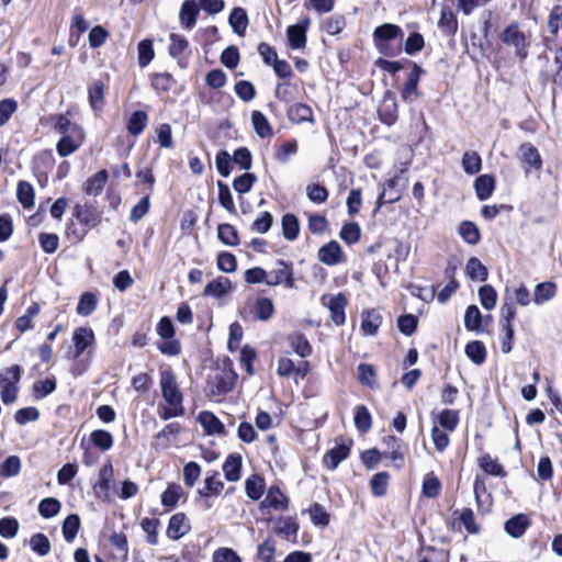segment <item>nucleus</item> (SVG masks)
Segmentation results:
<instances>
[{
    "label": "nucleus",
    "mask_w": 562,
    "mask_h": 562,
    "mask_svg": "<svg viewBox=\"0 0 562 562\" xmlns=\"http://www.w3.org/2000/svg\"><path fill=\"white\" fill-rule=\"evenodd\" d=\"M61 508V504L54 497H47L40 502L38 513L44 518H52L56 516Z\"/></svg>",
    "instance_id": "obj_49"
},
{
    "label": "nucleus",
    "mask_w": 562,
    "mask_h": 562,
    "mask_svg": "<svg viewBox=\"0 0 562 562\" xmlns=\"http://www.w3.org/2000/svg\"><path fill=\"white\" fill-rule=\"evenodd\" d=\"M159 526L160 521L157 518H143L140 521V527L143 531L146 533V541L151 546L158 543Z\"/></svg>",
    "instance_id": "obj_37"
},
{
    "label": "nucleus",
    "mask_w": 562,
    "mask_h": 562,
    "mask_svg": "<svg viewBox=\"0 0 562 562\" xmlns=\"http://www.w3.org/2000/svg\"><path fill=\"white\" fill-rule=\"evenodd\" d=\"M289 44L294 49L303 48L306 44V29L300 24L291 25L286 30Z\"/></svg>",
    "instance_id": "obj_29"
},
{
    "label": "nucleus",
    "mask_w": 562,
    "mask_h": 562,
    "mask_svg": "<svg viewBox=\"0 0 562 562\" xmlns=\"http://www.w3.org/2000/svg\"><path fill=\"white\" fill-rule=\"evenodd\" d=\"M318 260L326 266H336L345 260V255L340 245L336 240H331L318 250Z\"/></svg>",
    "instance_id": "obj_7"
},
{
    "label": "nucleus",
    "mask_w": 562,
    "mask_h": 562,
    "mask_svg": "<svg viewBox=\"0 0 562 562\" xmlns=\"http://www.w3.org/2000/svg\"><path fill=\"white\" fill-rule=\"evenodd\" d=\"M438 25L450 33H454L458 29L457 18L449 7H442Z\"/></svg>",
    "instance_id": "obj_53"
},
{
    "label": "nucleus",
    "mask_w": 562,
    "mask_h": 562,
    "mask_svg": "<svg viewBox=\"0 0 562 562\" xmlns=\"http://www.w3.org/2000/svg\"><path fill=\"white\" fill-rule=\"evenodd\" d=\"M97 302V297L93 293L86 292L81 295L76 312L79 315L88 316L95 310Z\"/></svg>",
    "instance_id": "obj_54"
},
{
    "label": "nucleus",
    "mask_w": 562,
    "mask_h": 562,
    "mask_svg": "<svg viewBox=\"0 0 562 562\" xmlns=\"http://www.w3.org/2000/svg\"><path fill=\"white\" fill-rule=\"evenodd\" d=\"M390 475L387 472L375 473L370 480V488L374 496L381 497L386 494Z\"/></svg>",
    "instance_id": "obj_42"
},
{
    "label": "nucleus",
    "mask_w": 562,
    "mask_h": 562,
    "mask_svg": "<svg viewBox=\"0 0 562 562\" xmlns=\"http://www.w3.org/2000/svg\"><path fill=\"white\" fill-rule=\"evenodd\" d=\"M300 232L299 221L293 214H285L282 217V234L288 240H294L297 238Z\"/></svg>",
    "instance_id": "obj_36"
},
{
    "label": "nucleus",
    "mask_w": 562,
    "mask_h": 562,
    "mask_svg": "<svg viewBox=\"0 0 562 562\" xmlns=\"http://www.w3.org/2000/svg\"><path fill=\"white\" fill-rule=\"evenodd\" d=\"M291 348L302 358H306L312 353V347L308 340L300 333H293L288 336Z\"/></svg>",
    "instance_id": "obj_26"
},
{
    "label": "nucleus",
    "mask_w": 562,
    "mask_h": 562,
    "mask_svg": "<svg viewBox=\"0 0 562 562\" xmlns=\"http://www.w3.org/2000/svg\"><path fill=\"white\" fill-rule=\"evenodd\" d=\"M182 496V487L179 484L170 483L161 494V504L165 507L173 508Z\"/></svg>",
    "instance_id": "obj_43"
},
{
    "label": "nucleus",
    "mask_w": 562,
    "mask_h": 562,
    "mask_svg": "<svg viewBox=\"0 0 562 562\" xmlns=\"http://www.w3.org/2000/svg\"><path fill=\"white\" fill-rule=\"evenodd\" d=\"M480 468L487 474L504 477L506 472L504 468L490 454H484L479 459Z\"/></svg>",
    "instance_id": "obj_39"
},
{
    "label": "nucleus",
    "mask_w": 562,
    "mask_h": 562,
    "mask_svg": "<svg viewBox=\"0 0 562 562\" xmlns=\"http://www.w3.org/2000/svg\"><path fill=\"white\" fill-rule=\"evenodd\" d=\"M147 122L148 116L144 111H136L132 113L127 123L128 133L134 136L139 135L146 127Z\"/></svg>",
    "instance_id": "obj_41"
},
{
    "label": "nucleus",
    "mask_w": 562,
    "mask_h": 562,
    "mask_svg": "<svg viewBox=\"0 0 562 562\" xmlns=\"http://www.w3.org/2000/svg\"><path fill=\"white\" fill-rule=\"evenodd\" d=\"M75 345V358H79L83 351L93 342V331L87 327H79L74 331L72 336Z\"/></svg>",
    "instance_id": "obj_14"
},
{
    "label": "nucleus",
    "mask_w": 562,
    "mask_h": 562,
    "mask_svg": "<svg viewBox=\"0 0 562 562\" xmlns=\"http://www.w3.org/2000/svg\"><path fill=\"white\" fill-rule=\"evenodd\" d=\"M88 92L91 108L94 111L101 110L104 103V83L101 80L94 81Z\"/></svg>",
    "instance_id": "obj_31"
},
{
    "label": "nucleus",
    "mask_w": 562,
    "mask_h": 562,
    "mask_svg": "<svg viewBox=\"0 0 562 562\" xmlns=\"http://www.w3.org/2000/svg\"><path fill=\"white\" fill-rule=\"evenodd\" d=\"M32 550L40 555H47L50 551V543L48 538L43 533H35L30 539Z\"/></svg>",
    "instance_id": "obj_61"
},
{
    "label": "nucleus",
    "mask_w": 562,
    "mask_h": 562,
    "mask_svg": "<svg viewBox=\"0 0 562 562\" xmlns=\"http://www.w3.org/2000/svg\"><path fill=\"white\" fill-rule=\"evenodd\" d=\"M289 499L278 486L269 487L266 497L260 503L261 508H271L283 512L288 508Z\"/></svg>",
    "instance_id": "obj_10"
},
{
    "label": "nucleus",
    "mask_w": 562,
    "mask_h": 562,
    "mask_svg": "<svg viewBox=\"0 0 562 562\" xmlns=\"http://www.w3.org/2000/svg\"><path fill=\"white\" fill-rule=\"evenodd\" d=\"M465 353L475 364H482L486 358V349L483 342L474 340L465 346Z\"/></svg>",
    "instance_id": "obj_40"
},
{
    "label": "nucleus",
    "mask_w": 562,
    "mask_h": 562,
    "mask_svg": "<svg viewBox=\"0 0 562 562\" xmlns=\"http://www.w3.org/2000/svg\"><path fill=\"white\" fill-rule=\"evenodd\" d=\"M257 177L254 173L245 172L237 177L233 182V188L240 194L247 193L251 190Z\"/></svg>",
    "instance_id": "obj_62"
},
{
    "label": "nucleus",
    "mask_w": 562,
    "mask_h": 562,
    "mask_svg": "<svg viewBox=\"0 0 562 562\" xmlns=\"http://www.w3.org/2000/svg\"><path fill=\"white\" fill-rule=\"evenodd\" d=\"M502 317L504 319L503 328L506 331V336L509 340L514 337V328L512 322L516 315V308L512 303L505 302L501 308Z\"/></svg>",
    "instance_id": "obj_47"
},
{
    "label": "nucleus",
    "mask_w": 562,
    "mask_h": 562,
    "mask_svg": "<svg viewBox=\"0 0 562 562\" xmlns=\"http://www.w3.org/2000/svg\"><path fill=\"white\" fill-rule=\"evenodd\" d=\"M528 526V517L524 514H518L505 522V530L513 538H520Z\"/></svg>",
    "instance_id": "obj_22"
},
{
    "label": "nucleus",
    "mask_w": 562,
    "mask_h": 562,
    "mask_svg": "<svg viewBox=\"0 0 562 562\" xmlns=\"http://www.w3.org/2000/svg\"><path fill=\"white\" fill-rule=\"evenodd\" d=\"M199 8L195 0H186L180 10V22L187 29L195 25Z\"/></svg>",
    "instance_id": "obj_20"
},
{
    "label": "nucleus",
    "mask_w": 562,
    "mask_h": 562,
    "mask_svg": "<svg viewBox=\"0 0 562 562\" xmlns=\"http://www.w3.org/2000/svg\"><path fill=\"white\" fill-rule=\"evenodd\" d=\"M288 116L292 122L302 123L313 120L312 109L304 103H296L288 111Z\"/></svg>",
    "instance_id": "obj_34"
},
{
    "label": "nucleus",
    "mask_w": 562,
    "mask_h": 562,
    "mask_svg": "<svg viewBox=\"0 0 562 562\" xmlns=\"http://www.w3.org/2000/svg\"><path fill=\"white\" fill-rule=\"evenodd\" d=\"M383 443L389 450V458L395 463L396 468H402L404 463V451L402 450V440L395 436H386Z\"/></svg>",
    "instance_id": "obj_19"
},
{
    "label": "nucleus",
    "mask_w": 562,
    "mask_h": 562,
    "mask_svg": "<svg viewBox=\"0 0 562 562\" xmlns=\"http://www.w3.org/2000/svg\"><path fill=\"white\" fill-rule=\"evenodd\" d=\"M441 490V483L434 473H428L423 481V495L427 497H436Z\"/></svg>",
    "instance_id": "obj_59"
},
{
    "label": "nucleus",
    "mask_w": 562,
    "mask_h": 562,
    "mask_svg": "<svg viewBox=\"0 0 562 562\" xmlns=\"http://www.w3.org/2000/svg\"><path fill=\"white\" fill-rule=\"evenodd\" d=\"M16 194H18L19 202L24 207L33 206L34 196H35L34 189L29 182H26V181L19 182L18 189H16Z\"/></svg>",
    "instance_id": "obj_52"
},
{
    "label": "nucleus",
    "mask_w": 562,
    "mask_h": 562,
    "mask_svg": "<svg viewBox=\"0 0 562 562\" xmlns=\"http://www.w3.org/2000/svg\"><path fill=\"white\" fill-rule=\"evenodd\" d=\"M160 389L167 406L159 407V416L164 420L182 416L184 414V407L182 405L183 396L179 390L176 375L171 370L161 371Z\"/></svg>",
    "instance_id": "obj_1"
},
{
    "label": "nucleus",
    "mask_w": 562,
    "mask_h": 562,
    "mask_svg": "<svg viewBox=\"0 0 562 562\" xmlns=\"http://www.w3.org/2000/svg\"><path fill=\"white\" fill-rule=\"evenodd\" d=\"M465 273L474 281H485L488 276L487 269L476 257H471L468 260L465 265Z\"/></svg>",
    "instance_id": "obj_28"
},
{
    "label": "nucleus",
    "mask_w": 562,
    "mask_h": 562,
    "mask_svg": "<svg viewBox=\"0 0 562 562\" xmlns=\"http://www.w3.org/2000/svg\"><path fill=\"white\" fill-rule=\"evenodd\" d=\"M21 379V368L13 364L0 372V395L4 404L9 405L16 401L19 382Z\"/></svg>",
    "instance_id": "obj_3"
},
{
    "label": "nucleus",
    "mask_w": 562,
    "mask_h": 562,
    "mask_svg": "<svg viewBox=\"0 0 562 562\" xmlns=\"http://www.w3.org/2000/svg\"><path fill=\"white\" fill-rule=\"evenodd\" d=\"M557 292V286L552 282L539 283L535 289L533 302L536 304H542L551 300Z\"/></svg>",
    "instance_id": "obj_38"
},
{
    "label": "nucleus",
    "mask_w": 562,
    "mask_h": 562,
    "mask_svg": "<svg viewBox=\"0 0 562 562\" xmlns=\"http://www.w3.org/2000/svg\"><path fill=\"white\" fill-rule=\"evenodd\" d=\"M199 423L209 435H225V428L222 422L211 412H201L198 416Z\"/></svg>",
    "instance_id": "obj_15"
},
{
    "label": "nucleus",
    "mask_w": 562,
    "mask_h": 562,
    "mask_svg": "<svg viewBox=\"0 0 562 562\" xmlns=\"http://www.w3.org/2000/svg\"><path fill=\"white\" fill-rule=\"evenodd\" d=\"M461 164L464 172L475 175L481 170L482 160L476 151H465Z\"/></svg>",
    "instance_id": "obj_45"
},
{
    "label": "nucleus",
    "mask_w": 562,
    "mask_h": 562,
    "mask_svg": "<svg viewBox=\"0 0 562 562\" xmlns=\"http://www.w3.org/2000/svg\"><path fill=\"white\" fill-rule=\"evenodd\" d=\"M138 65L144 68L150 64L155 53L151 40H143L137 45Z\"/></svg>",
    "instance_id": "obj_46"
},
{
    "label": "nucleus",
    "mask_w": 562,
    "mask_h": 562,
    "mask_svg": "<svg viewBox=\"0 0 562 562\" xmlns=\"http://www.w3.org/2000/svg\"><path fill=\"white\" fill-rule=\"evenodd\" d=\"M381 324L382 317L379 312L371 310L362 314L361 330L363 331L364 335H375Z\"/></svg>",
    "instance_id": "obj_24"
},
{
    "label": "nucleus",
    "mask_w": 562,
    "mask_h": 562,
    "mask_svg": "<svg viewBox=\"0 0 562 562\" xmlns=\"http://www.w3.org/2000/svg\"><path fill=\"white\" fill-rule=\"evenodd\" d=\"M520 154H521V159L524 161V164L532 167V168H536V169H540L541 166H542V161H541V157L538 153V149L530 145V144H522L520 146Z\"/></svg>",
    "instance_id": "obj_32"
},
{
    "label": "nucleus",
    "mask_w": 562,
    "mask_h": 562,
    "mask_svg": "<svg viewBox=\"0 0 562 562\" xmlns=\"http://www.w3.org/2000/svg\"><path fill=\"white\" fill-rule=\"evenodd\" d=\"M108 178H109V175H108V171L102 169L100 171H98L97 173H94L92 177H90L86 183H85V192L88 194V195H93V196H97L99 195L102 190H103V187L105 186L106 181H108Z\"/></svg>",
    "instance_id": "obj_21"
},
{
    "label": "nucleus",
    "mask_w": 562,
    "mask_h": 562,
    "mask_svg": "<svg viewBox=\"0 0 562 562\" xmlns=\"http://www.w3.org/2000/svg\"><path fill=\"white\" fill-rule=\"evenodd\" d=\"M190 529L191 525L186 514L177 513L170 517L166 535L172 540H179L186 536Z\"/></svg>",
    "instance_id": "obj_9"
},
{
    "label": "nucleus",
    "mask_w": 562,
    "mask_h": 562,
    "mask_svg": "<svg viewBox=\"0 0 562 562\" xmlns=\"http://www.w3.org/2000/svg\"><path fill=\"white\" fill-rule=\"evenodd\" d=\"M268 285H278L284 283L288 288L294 286V280L291 268L285 265L283 261L278 263V267L268 273V279L266 280Z\"/></svg>",
    "instance_id": "obj_11"
},
{
    "label": "nucleus",
    "mask_w": 562,
    "mask_h": 562,
    "mask_svg": "<svg viewBox=\"0 0 562 562\" xmlns=\"http://www.w3.org/2000/svg\"><path fill=\"white\" fill-rule=\"evenodd\" d=\"M322 303L329 310L330 318L336 325H342L345 323L347 299L342 293L336 295L325 294L322 297Z\"/></svg>",
    "instance_id": "obj_4"
},
{
    "label": "nucleus",
    "mask_w": 562,
    "mask_h": 562,
    "mask_svg": "<svg viewBox=\"0 0 562 562\" xmlns=\"http://www.w3.org/2000/svg\"><path fill=\"white\" fill-rule=\"evenodd\" d=\"M346 26V20L342 15H331L323 21L322 29L329 35L339 34Z\"/></svg>",
    "instance_id": "obj_51"
},
{
    "label": "nucleus",
    "mask_w": 562,
    "mask_h": 562,
    "mask_svg": "<svg viewBox=\"0 0 562 562\" xmlns=\"http://www.w3.org/2000/svg\"><path fill=\"white\" fill-rule=\"evenodd\" d=\"M228 23L234 33L244 36L249 23L246 10L240 7L234 8L229 14Z\"/></svg>",
    "instance_id": "obj_18"
},
{
    "label": "nucleus",
    "mask_w": 562,
    "mask_h": 562,
    "mask_svg": "<svg viewBox=\"0 0 562 562\" xmlns=\"http://www.w3.org/2000/svg\"><path fill=\"white\" fill-rule=\"evenodd\" d=\"M495 189V180L490 175H482L474 181V190L481 201L487 200Z\"/></svg>",
    "instance_id": "obj_23"
},
{
    "label": "nucleus",
    "mask_w": 562,
    "mask_h": 562,
    "mask_svg": "<svg viewBox=\"0 0 562 562\" xmlns=\"http://www.w3.org/2000/svg\"><path fill=\"white\" fill-rule=\"evenodd\" d=\"M459 234L462 239L470 245H476L480 241L481 234L473 222L464 221L459 226Z\"/></svg>",
    "instance_id": "obj_33"
},
{
    "label": "nucleus",
    "mask_w": 562,
    "mask_h": 562,
    "mask_svg": "<svg viewBox=\"0 0 562 562\" xmlns=\"http://www.w3.org/2000/svg\"><path fill=\"white\" fill-rule=\"evenodd\" d=\"M358 378L361 384L367 385L369 387L375 386V370L371 364L360 363L357 367Z\"/></svg>",
    "instance_id": "obj_58"
},
{
    "label": "nucleus",
    "mask_w": 562,
    "mask_h": 562,
    "mask_svg": "<svg viewBox=\"0 0 562 562\" xmlns=\"http://www.w3.org/2000/svg\"><path fill=\"white\" fill-rule=\"evenodd\" d=\"M90 440L102 451L110 450L114 443V438L111 432L103 429L93 430L90 435Z\"/></svg>",
    "instance_id": "obj_35"
},
{
    "label": "nucleus",
    "mask_w": 562,
    "mask_h": 562,
    "mask_svg": "<svg viewBox=\"0 0 562 562\" xmlns=\"http://www.w3.org/2000/svg\"><path fill=\"white\" fill-rule=\"evenodd\" d=\"M438 424L447 431H453L459 423V414L453 409H443L438 415Z\"/></svg>",
    "instance_id": "obj_50"
},
{
    "label": "nucleus",
    "mask_w": 562,
    "mask_h": 562,
    "mask_svg": "<svg viewBox=\"0 0 562 562\" xmlns=\"http://www.w3.org/2000/svg\"><path fill=\"white\" fill-rule=\"evenodd\" d=\"M372 36L378 49L384 52L387 42L403 36V31L396 24L384 23L374 29Z\"/></svg>",
    "instance_id": "obj_5"
},
{
    "label": "nucleus",
    "mask_w": 562,
    "mask_h": 562,
    "mask_svg": "<svg viewBox=\"0 0 562 562\" xmlns=\"http://www.w3.org/2000/svg\"><path fill=\"white\" fill-rule=\"evenodd\" d=\"M251 123L256 134L261 137H270L272 135V127L263 113L254 111L251 113Z\"/></svg>",
    "instance_id": "obj_27"
},
{
    "label": "nucleus",
    "mask_w": 562,
    "mask_h": 562,
    "mask_svg": "<svg viewBox=\"0 0 562 562\" xmlns=\"http://www.w3.org/2000/svg\"><path fill=\"white\" fill-rule=\"evenodd\" d=\"M217 237L222 243L228 246H236L239 243L237 231L231 224L218 225Z\"/></svg>",
    "instance_id": "obj_48"
},
{
    "label": "nucleus",
    "mask_w": 562,
    "mask_h": 562,
    "mask_svg": "<svg viewBox=\"0 0 562 562\" xmlns=\"http://www.w3.org/2000/svg\"><path fill=\"white\" fill-rule=\"evenodd\" d=\"M75 215L81 224L86 225L89 228L95 227L101 221L100 213L93 206L76 205Z\"/></svg>",
    "instance_id": "obj_17"
},
{
    "label": "nucleus",
    "mask_w": 562,
    "mask_h": 562,
    "mask_svg": "<svg viewBox=\"0 0 562 562\" xmlns=\"http://www.w3.org/2000/svg\"><path fill=\"white\" fill-rule=\"evenodd\" d=\"M355 425H356L357 429L362 432H366L371 428V426H372L371 415L364 405H360L357 407L356 414H355Z\"/></svg>",
    "instance_id": "obj_57"
},
{
    "label": "nucleus",
    "mask_w": 562,
    "mask_h": 562,
    "mask_svg": "<svg viewBox=\"0 0 562 562\" xmlns=\"http://www.w3.org/2000/svg\"><path fill=\"white\" fill-rule=\"evenodd\" d=\"M82 140V132L64 135L57 143V151L61 157H67L80 147Z\"/></svg>",
    "instance_id": "obj_13"
},
{
    "label": "nucleus",
    "mask_w": 562,
    "mask_h": 562,
    "mask_svg": "<svg viewBox=\"0 0 562 562\" xmlns=\"http://www.w3.org/2000/svg\"><path fill=\"white\" fill-rule=\"evenodd\" d=\"M256 317L260 321H269L274 313V305L268 297H259L255 303Z\"/></svg>",
    "instance_id": "obj_44"
},
{
    "label": "nucleus",
    "mask_w": 562,
    "mask_h": 562,
    "mask_svg": "<svg viewBox=\"0 0 562 562\" xmlns=\"http://www.w3.org/2000/svg\"><path fill=\"white\" fill-rule=\"evenodd\" d=\"M499 40L509 47L515 49V55L525 60L528 57V48L530 45V35L524 32L516 22L507 25L499 34Z\"/></svg>",
    "instance_id": "obj_2"
},
{
    "label": "nucleus",
    "mask_w": 562,
    "mask_h": 562,
    "mask_svg": "<svg viewBox=\"0 0 562 562\" xmlns=\"http://www.w3.org/2000/svg\"><path fill=\"white\" fill-rule=\"evenodd\" d=\"M241 457L239 454H229L224 464L223 472L227 481L236 482L240 477Z\"/></svg>",
    "instance_id": "obj_25"
},
{
    "label": "nucleus",
    "mask_w": 562,
    "mask_h": 562,
    "mask_svg": "<svg viewBox=\"0 0 562 562\" xmlns=\"http://www.w3.org/2000/svg\"><path fill=\"white\" fill-rule=\"evenodd\" d=\"M548 30L551 36H546V43L548 46L551 44L562 45V7L555 5L549 15Z\"/></svg>",
    "instance_id": "obj_6"
},
{
    "label": "nucleus",
    "mask_w": 562,
    "mask_h": 562,
    "mask_svg": "<svg viewBox=\"0 0 562 562\" xmlns=\"http://www.w3.org/2000/svg\"><path fill=\"white\" fill-rule=\"evenodd\" d=\"M80 527V519L78 515H69L63 524V535L66 541H71L76 538Z\"/></svg>",
    "instance_id": "obj_55"
},
{
    "label": "nucleus",
    "mask_w": 562,
    "mask_h": 562,
    "mask_svg": "<svg viewBox=\"0 0 562 562\" xmlns=\"http://www.w3.org/2000/svg\"><path fill=\"white\" fill-rule=\"evenodd\" d=\"M424 70L417 64L413 65L401 93L404 101L412 102L419 97L418 82Z\"/></svg>",
    "instance_id": "obj_8"
},
{
    "label": "nucleus",
    "mask_w": 562,
    "mask_h": 562,
    "mask_svg": "<svg viewBox=\"0 0 562 562\" xmlns=\"http://www.w3.org/2000/svg\"><path fill=\"white\" fill-rule=\"evenodd\" d=\"M351 443H340L326 452L324 464L329 470H335L341 461L348 458Z\"/></svg>",
    "instance_id": "obj_12"
},
{
    "label": "nucleus",
    "mask_w": 562,
    "mask_h": 562,
    "mask_svg": "<svg viewBox=\"0 0 562 562\" xmlns=\"http://www.w3.org/2000/svg\"><path fill=\"white\" fill-rule=\"evenodd\" d=\"M232 291V282L228 278L221 277L206 284L203 294L215 299H222Z\"/></svg>",
    "instance_id": "obj_16"
},
{
    "label": "nucleus",
    "mask_w": 562,
    "mask_h": 562,
    "mask_svg": "<svg viewBox=\"0 0 562 562\" xmlns=\"http://www.w3.org/2000/svg\"><path fill=\"white\" fill-rule=\"evenodd\" d=\"M1 474L5 477L16 476L21 471V460L18 456L8 457L0 465Z\"/></svg>",
    "instance_id": "obj_60"
},
{
    "label": "nucleus",
    "mask_w": 562,
    "mask_h": 562,
    "mask_svg": "<svg viewBox=\"0 0 562 562\" xmlns=\"http://www.w3.org/2000/svg\"><path fill=\"white\" fill-rule=\"evenodd\" d=\"M297 151V142L295 139L288 140L279 146L276 150V159L280 162H288L290 157Z\"/></svg>",
    "instance_id": "obj_63"
},
{
    "label": "nucleus",
    "mask_w": 562,
    "mask_h": 562,
    "mask_svg": "<svg viewBox=\"0 0 562 562\" xmlns=\"http://www.w3.org/2000/svg\"><path fill=\"white\" fill-rule=\"evenodd\" d=\"M479 296L482 306L485 310H492L495 307L497 302V293L492 285H483L479 289Z\"/></svg>",
    "instance_id": "obj_56"
},
{
    "label": "nucleus",
    "mask_w": 562,
    "mask_h": 562,
    "mask_svg": "<svg viewBox=\"0 0 562 562\" xmlns=\"http://www.w3.org/2000/svg\"><path fill=\"white\" fill-rule=\"evenodd\" d=\"M245 490L249 498L257 501L263 494L265 480L261 476L254 474L246 480Z\"/></svg>",
    "instance_id": "obj_30"
},
{
    "label": "nucleus",
    "mask_w": 562,
    "mask_h": 562,
    "mask_svg": "<svg viewBox=\"0 0 562 562\" xmlns=\"http://www.w3.org/2000/svg\"><path fill=\"white\" fill-rule=\"evenodd\" d=\"M339 236L349 245L356 244L360 238V226L357 223H347L342 226Z\"/></svg>",
    "instance_id": "obj_64"
}]
</instances>
